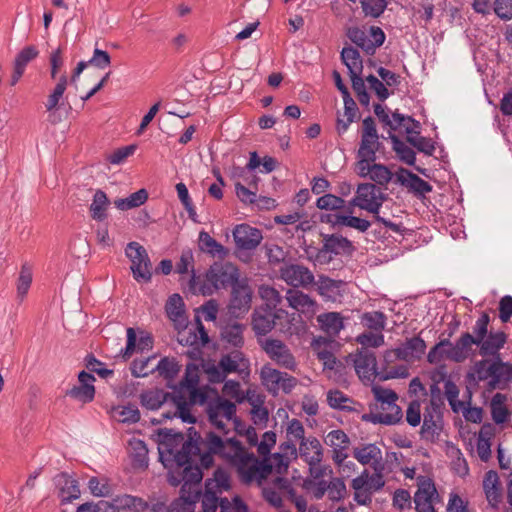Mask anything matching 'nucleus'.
<instances>
[{
	"label": "nucleus",
	"instance_id": "nucleus-27",
	"mask_svg": "<svg viewBox=\"0 0 512 512\" xmlns=\"http://www.w3.org/2000/svg\"><path fill=\"white\" fill-rule=\"evenodd\" d=\"M54 483L59 490L58 496L61 498L62 503H69L79 498L80 489L78 482L67 473H60L55 476Z\"/></svg>",
	"mask_w": 512,
	"mask_h": 512
},
{
	"label": "nucleus",
	"instance_id": "nucleus-22",
	"mask_svg": "<svg viewBox=\"0 0 512 512\" xmlns=\"http://www.w3.org/2000/svg\"><path fill=\"white\" fill-rule=\"evenodd\" d=\"M442 430L441 411L425 407L420 434L423 439L433 441Z\"/></svg>",
	"mask_w": 512,
	"mask_h": 512
},
{
	"label": "nucleus",
	"instance_id": "nucleus-47",
	"mask_svg": "<svg viewBox=\"0 0 512 512\" xmlns=\"http://www.w3.org/2000/svg\"><path fill=\"white\" fill-rule=\"evenodd\" d=\"M148 199V192L146 189H140L132 193L127 198H120L114 201V205L117 209L125 211L132 208H136L144 204Z\"/></svg>",
	"mask_w": 512,
	"mask_h": 512
},
{
	"label": "nucleus",
	"instance_id": "nucleus-54",
	"mask_svg": "<svg viewBox=\"0 0 512 512\" xmlns=\"http://www.w3.org/2000/svg\"><path fill=\"white\" fill-rule=\"evenodd\" d=\"M88 488L95 497H108L112 494V486L107 478L91 477L88 481Z\"/></svg>",
	"mask_w": 512,
	"mask_h": 512
},
{
	"label": "nucleus",
	"instance_id": "nucleus-17",
	"mask_svg": "<svg viewBox=\"0 0 512 512\" xmlns=\"http://www.w3.org/2000/svg\"><path fill=\"white\" fill-rule=\"evenodd\" d=\"M95 377L91 373L81 371L78 374V385L65 392V395L83 404L90 403L95 397Z\"/></svg>",
	"mask_w": 512,
	"mask_h": 512
},
{
	"label": "nucleus",
	"instance_id": "nucleus-8",
	"mask_svg": "<svg viewBox=\"0 0 512 512\" xmlns=\"http://www.w3.org/2000/svg\"><path fill=\"white\" fill-rule=\"evenodd\" d=\"M125 254L131 261V271L137 282H149L152 278V264L146 249L138 242L127 244Z\"/></svg>",
	"mask_w": 512,
	"mask_h": 512
},
{
	"label": "nucleus",
	"instance_id": "nucleus-55",
	"mask_svg": "<svg viewBox=\"0 0 512 512\" xmlns=\"http://www.w3.org/2000/svg\"><path fill=\"white\" fill-rule=\"evenodd\" d=\"M380 146L378 138H368L361 136L360 146L357 152V158H367L376 160V152Z\"/></svg>",
	"mask_w": 512,
	"mask_h": 512
},
{
	"label": "nucleus",
	"instance_id": "nucleus-19",
	"mask_svg": "<svg viewBox=\"0 0 512 512\" xmlns=\"http://www.w3.org/2000/svg\"><path fill=\"white\" fill-rule=\"evenodd\" d=\"M324 442L333 449L334 462L343 463L348 457L347 450L350 445L348 435L341 429L332 430L325 436Z\"/></svg>",
	"mask_w": 512,
	"mask_h": 512
},
{
	"label": "nucleus",
	"instance_id": "nucleus-37",
	"mask_svg": "<svg viewBox=\"0 0 512 512\" xmlns=\"http://www.w3.org/2000/svg\"><path fill=\"white\" fill-rule=\"evenodd\" d=\"M344 282L342 280H334L326 276H320L318 281V292L321 296L328 300H335L341 295V288Z\"/></svg>",
	"mask_w": 512,
	"mask_h": 512
},
{
	"label": "nucleus",
	"instance_id": "nucleus-46",
	"mask_svg": "<svg viewBox=\"0 0 512 512\" xmlns=\"http://www.w3.org/2000/svg\"><path fill=\"white\" fill-rule=\"evenodd\" d=\"M148 199V192L146 189H140L132 193L127 198H120L114 201V205L117 209L125 211L132 208H136L144 204Z\"/></svg>",
	"mask_w": 512,
	"mask_h": 512
},
{
	"label": "nucleus",
	"instance_id": "nucleus-36",
	"mask_svg": "<svg viewBox=\"0 0 512 512\" xmlns=\"http://www.w3.org/2000/svg\"><path fill=\"white\" fill-rule=\"evenodd\" d=\"M286 300L289 306L297 311H310L315 306V301L300 290L288 289Z\"/></svg>",
	"mask_w": 512,
	"mask_h": 512
},
{
	"label": "nucleus",
	"instance_id": "nucleus-23",
	"mask_svg": "<svg viewBox=\"0 0 512 512\" xmlns=\"http://www.w3.org/2000/svg\"><path fill=\"white\" fill-rule=\"evenodd\" d=\"M354 366L360 377L370 379L377 374L375 353L367 348H361L355 355Z\"/></svg>",
	"mask_w": 512,
	"mask_h": 512
},
{
	"label": "nucleus",
	"instance_id": "nucleus-38",
	"mask_svg": "<svg viewBox=\"0 0 512 512\" xmlns=\"http://www.w3.org/2000/svg\"><path fill=\"white\" fill-rule=\"evenodd\" d=\"M341 60L348 68L349 75L362 73L363 61L359 51L354 47H344L341 51Z\"/></svg>",
	"mask_w": 512,
	"mask_h": 512
},
{
	"label": "nucleus",
	"instance_id": "nucleus-50",
	"mask_svg": "<svg viewBox=\"0 0 512 512\" xmlns=\"http://www.w3.org/2000/svg\"><path fill=\"white\" fill-rule=\"evenodd\" d=\"M361 324L370 330L381 333L386 325V316L381 311L366 312L361 316Z\"/></svg>",
	"mask_w": 512,
	"mask_h": 512
},
{
	"label": "nucleus",
	"instance_id": "nucleus-41",
	"mask_svg": "<svg viewBox=\"0 0 512 512\" xmlns=\"http://www.w3.org/2000/svg\"><path fill=\"white\" fill-rule=\"evenodd\" d=\"M507 397L505 394L496 393L491 400V416L496 424H503L507 421L509 410L505 405Z\"/></svg>",
	"mask_w": 512,
	"mask_h": 512
},
{
	"label": "nucleus",
	"instance_id": "nucleus-43",
	"mask_svg": "<svg viewBox=\"0 0 512 512\" xmlns=\"http://www.w3.org/2000/svg\"><path fill=\"white\" fill-rule=\"evenodd\" d=\"M327 402L328 405L333 409L343 410V411H356L353 407L355 402L345 395L342 391L338 389L329 390L327 392Z\"/></svg>",
	"mask_w": 512,
	"mask_h": 512
},
{
	"label": "nucleus",
	"instance_id": "nucleus-26",
	"mask_svg": "<svg viewBox=\"0 0 512 512\" xmlns=\"http://www.w3.org/2000/svg\"><path fill=\"white\" fill-rule=\"evenodd\" d=\"M323 246L320 253H331L335 255L351 254L354 251L352 242L338 234H322Z\"/></svg>",
	"mask_w": 512,
	"mask_h": 512
},
{
	"label": "nucleus",
	"instance_id": "nucleus-12",
	"mask_svg": "<svg viewBox=\"0 0 512 512\" xmlns=\"http://www.w3.org/2000/svg\"><path fill=\"white\" fill-rule=\"evenodd\" d=\"M232 234L241 260L244 252L255 250L263 239L262 231L249 224L237 225Z\"/></svg>",
	"mask_w": 512,
	"mask_h": 512
},
{
	"label": "nucleus",
	"instance_id": "nucleus-35",
	"mask_svg": "<svg viewBox=\"0 0 512 512\" xmlns=\"http://www.w3.org/2000/svg\"><path fill=\"white\" fill-rule=\"evenodd\" d=\"M406 173L407 177L399 175L398 181L401 185L409 188L416 196H424L432 191V186L427 181L410 171H406Z\"/></svg>",
	"mask_w": 512,
	"mask_h": 512
},
{
	"label": "nucleus",
	"instance_id": "nucleus-18",
	"mask_svg": "<svg viewBox=\"0 0 512 512\" xmlns=\"http://www.w3.org/2000/svg\"><path fill=\"white\" fill-rule=\"evenodd\" d=\"M251 300L252 292L247 284L239 282L233 285L228 306L229 313L234 317H240L250 309Z\"/></svg>",
	"mask_w": 512,
	"mask_h": 512
},
{
	"label": "nucleus",
	"instance_id": "nucleus-25",
	"mask_svg": "<svg viewBox=\"0 0 512 512\" xmlns=\"http://www.w3.org/2000/svg\"><path fill=\"white\" fill-rule=\"evenodd\" d=\"M299 454L309 465H318L323 460V447L316 437L305 438L300 442Z\"/></svg>",
	"mask_w": 512,
	"mask_h": 512
},
{
	"label": "nucleus",
	"instance_id": "nucleus-40",
	"mask_svg": "<svg viewBox=\"0 0 512 512\" xmlns=\"http://www.w3.org/2000/svg\"><path fill=\"white\" fill-rule=\"evenodd\" d=\"M330 217L331 216L329 215L327 219L328 222H332L335 225L354 228L362 233L366 232L371 226V223L368 220L351 215L335 214L333 215L334 220H331Z\"/></svg>",
	"mask_w": 512,
	"mask_h": 512
},
{
	"label": "nucleus",
	"instance_id": "nucleus-6",
	"mask_svg": "<svg viewBox=\"0 0 512 512\" xmlns=\"http://www.w3.org/2000/svg\"><path fill=\"white\" fill-rule=\"evenodd\" d=\"M377 401L381 403L382 410L388 412H377L362 415V420L372 422L373 424L394 425L401 421L402 410L396 404L397 394L389 389H374Z\"/></svg>",
	"mask_w": 512,
	"mask_h": 512
},
{
	"label": "nucleus",
	"instance_id": "nucleus-64",
	"mask_svg": "<svg viewBox=\"0 0 512 512\" xmlns=\"http://www.w3.org/2000/svg\"><path fill=\"white\" fill-rule=\"evenodd\" d=\"M328 497L332 501H340L344 499L347 489L344 481L341 478H333L328 483Z\"/></svg>",
	"mask_w": 512,
	"mask_h": 512
},
{
	"label": "nucleus",
	"instance_id": "nucleus-5",
	"mask_svg": "<svg viewBox=\"0 0 512 512\" xmlns=\"http://www.w3.org/2000/svg\"><path fill=\"white\" fill-rule=\"evenodd\" d=\"M236 405L230 400L216 396L207 402L205 411L209 423L216 429V433L229 437V425L236 426Z\"/></svg>",
	"mask_w": 512,
	"mask_h": 512
},
{
	"label": "nucleus",
	"instance_id": "nucleus-16",
	"mask_svg": "<svg viewBox=\"0 0 512 512\" xmlns=\"http://www.w3.org/2000/svg\"><path fill=\"white\" fill-rule=\"evenodd\" d=\"M219 362L221 368L226 371L227 375L231 373L238 374L242 379L250 375V360L239 349H235L226 354L221 355Z\"/></svg>",
	"mask_w": 512,
	"mask_h": 512
},
{
	"label": "nucleus",
	"instance_id": "nucleus-32",
	"mask_svg": "<svg viewBox=\"0 0 512 512\" xmlns=\"http://www.w3.org/2000/svg\"><path fill=\"white\" fill-rule=\"evenodd\" d=\"M171 403L174 406V411L171 413L170 411L162 414L164 419H171L173 417L180 418L185 423H195L196 418L191 413V407L186 403V397L183 395H175L171 397Z\"/></svg>",
	"mask_w": 512,
	"mask_h": 512
},
{
	"label": "nucleus",
	"instance_id": "nucleus-1",
	"mask_svg": "<svg viewBox=\"0 0 512 512\" xmlns=\"http://www.w3.org/2000/svg\"><path fill=\"white\" fill-rule=\"evenodd\" d=\"M159 435L162 438L159 447L161 459L164 460V455L167 454L166 460H172L179 467L189 463L194 457H199L200 466L205 469L213 465V455H218L226 461L222 452H214L210 449L212 436L220 439L223 445L228 442H237L235 437H223L214 431H207L204 436H201L194 427L188 429L186 440L182 433H176L172 429H165Z\"/></svg>",
	"mask_w": 512,
	"mask_h": 512
},
{
	"label": "nucleus",
	"instance_id": "nucleus-53",
	"mask_svg": "<svg viewBox=\"0 0 512 512\" xmlns=\"http://www.w3.org/2000/svg\"><path fill=\"white\" fill-rule=\"evenodd\" d=\"M259 296L265 304L262 306H268L271 310H278L277 308L282 302V296L278 290L269 285H261L259 287Z\"/></svg>",
	"mask_w": 512,
	"mask_h": 512
},
{
	"label": "nucleus",
	"instance_id": "nucleus-33",
	"mask_svg": "<svg viewBox=\"0 0 512 512\" xmlns=\"http://www.w3.org/2000/svg\"><path fill=\"white\" fill-rule=\"evenodd\" d=\"M244 330L245 325L241 323H228L221 328V340L233 347L241 348L244 345Z\"/></svg>",
	"mask_w": 512,
	"mask_h": 512
},
{
	"label": "nucleus",
	"instance_id": "nucleus-48",
	"mask_svg": "<svg viewBox=\"0 0 512 512\" xmlns=\"http://www.w3.org/2000/svg\"><path fill=\"white\" fill-rule=\"evenodd\" d=\"M148 199V192L146 189H140L132 193L127 198H120L114 201V205L117 209L125 211L132 208H136L144 204Z\"/></svg>",
	"mask_w": 512,
	"mask_h": 512
},
{
	"label": "nucleus",
	"instance_id": "nucleus-20",
	"mask_svg": "<svg viewBox=\"0 0 512 512\" xmlns=\"http://www.w3.org/2000/svg\"><path fill=\"white\" fill-rule=\"evenodd\" d=\"M108 507L116 511L144 512L149 505L146 500L141 497L121 494L111 498L107 503Z\"/></svg>",
	"mask_w": 512,
	"mask_h": 512
},
{
	"label": "nucleus",
	"instance_id": "nucleus-44",
	"mask_svg": "<svg viewBox=\"0 0 512 512\" xmlns=\"http://www.w3.org/2000/svg\"><path fill=\"white\" fill-rule=\"evenodd\" d=\"M166 314L174 322L183 323L185 320L184 302L179 294L170 296L165 305Z\"/></svg>",
	"mask_w": 512,
	"mask_h": 512
},
{
	"label": "nucleus",
	"instance_id": "nucleus-59",
	"mask_svg": "<svg viewBox=\"0 0 512 512\" xmlns=\"http://www.w3.org/2000/svg\"><path fill=\"white\" fill-rule=\"evenodd\" d=\"M199 383V370L197 366L193 363H189L186 366L185 374L182 380L180 381V393L198 386Z\"/></svg>",
	"mask_w": 512,
	"mask_h": 512
},
{
	"label": "nucleus",
	"instance_id": "nucleus-4",
	"mask_svg": "<svg viewBox=\"0 0 512 512\" xmlns=\"http://www.w3.org/2000/svg\"><path fill=\"white\" fill-rule=\"evenodd\" d=\"M489 323V314L483 312L475 322L473 333H462L453 346L448 348V351L445 352L446 359L455 363H463L475 354L474 345L478 348L481 357L497 350L501 340L497 337L499 331H489Z\"/></svg>",
	"mask_w": 512,
	"mask_h": 512
},
{
	"label": "nucleus",
	"instance_id": "nucleus-52",
	"mask_svg": "<svg viewBox=\"0 0 512 512\" xmlns=\"http://www.w3.org/2000/svg\"><path fill=\"white\" fill-rule=\"evenodd\" d=\"M67 76L65 74L61 75L58 83L54 87L53 91L47 98V102L45 103L46 110L51 112L57 108L60 100L62 99L64 92L67 87Z\"/></svg>",
	"mask_w": 512,
	"mask_h": 512
},
{
	"label": "nucleus",
	"instance_id": "nucleus-61",
	"mask_svg": "<svg viewBox=\"0 0 512 512\" xmlns=\"http://www.w3.org/2000/svg\"><path fill=\"white\" fill-rule=\"evenodd\" d=\"M316 205L321 210H339L345 208V200L333 194H325L317 199Z\"/></svg>",
	"mask_w": 512,
	"mask_h": 512
},
{
	"label": "nucleus",
	"instance_id": "nucleus-49",
	"mask_svg": "<svg viewBox=\"0 0 512 512\" xmlns=\"http://www.w3.org/2000/svg\"><path fill=\"white\" fill-rule=\"evenodd\" d=\"M181 366L175 360V358L164 357L158 364L153 367L155 372L157 371L161 377L167 381H172L180 372Z\"/></svg>",
	"mask_w": 512,
	"mask_h": 512
},
{
	"label": "nucleus",
	"instance_id": "nucleus-21",
	"mask_svg": "<svg viewBox=\"0 0 512 512\" xmlns=\"http://www.w3.org/2000/svg\"><path fill=\"white\" fill-rule=\"evenodd\" d=\"M316 321L320 330L326 335V338L330 339L332 342L345 327L344 318L339 312H326L319 314L316 317Z\"/></svg>",
	"mask_w": 512,
	"mask_h": 512
},
{
	"label": "nucleus",
	"instance_id": "nucleus-31",
	"mask_svg": "<svg viewBox=\"0 0 512 512\" xmlns=\"http://www.w3.org/2000/svg\"><path fill=\"white\" fill-rule=\"evenodd\" d=\"M174 394L166 392L162 389H151L141 393L140 402L143 407L149 410H157L163 404L171 402Z\"/></svg>",
	"mask_w": 512,
	"mask_h": 512
},
{
	"label": "nucleus",
	"instance_id": "nucleus-63",
	"mask_svg": "<svg viewBox=\"0 0 512 512\" xmlns=\"http://www.w3.org/2000/svg\"><path fill=\"white\" fill-rule=\"evenodd\" d=\"M38 55L39 51L35 46H26L17 54L14 65L25 70L28 63L37 58Z\"/></svg>",
	"mask_w": 512,
	"mask_h": 512
},
{
	"label": "nucleus",
	"instance_id": "nucleus-7",
	"mask_svg": "<svg viewBox=\"0 0 512 512\" xmlns=\"http://www.w3.org/2000/svg\"><path fill=\"white\" fill-rule=\"evenodd\" d=\"M211 295L219 289H227L239 283V270L231 262H215L206 272Z\"/></svg>",
	"mask_w": 512,
	"mask_h": 512
},
{
	"label": "nucleus",
	"instance_id": "nucleus-15",
	"mask_svg": "<svg viewBox=\"0 0 512 512\" xmlns=\"http://www.w3.org/2000/svg\"><path fill=\"white\" fill-rule=\"evenodd\" d=\"M356 193L362 205L360 209L369 213H376L382 207L383 202L386 200V195L372 183H362L357 187Z\"/></svg>",
	"mask_w": 512,
	"mask_h": 512
},
{
	"label": "nucleus",
	"instance_id": "nucleus-11",
	"mask_svg": "<svg viewBox=\"0 0 512 512\" xmlns=\"http://www.w3.org/2000/svg\"><path fill=\"white\" fill-rule=\"evenodd\" d=\"M259 344L267 356L277 365L291 371L296 369L297 363L295 357L283 341L274 338H266L259 340Z\"/></svg>",
	"mask_w": 512,
	"mask_h": 512
},
{
	"label": "nucleus",
	"instance_id": "nucleus-60",
	"mask_svg": "<svg viewBox=\"0 0 512 512\" xmlns=\"http://www.w3.org/2000/svg\"><path fill=\"white\" fill-rule=\"evenodd\" d=\"M193 459L189 461V463L185 464L181 468V474L184 479V483H190L193 485H200V482L203 478V473L201 467L192 465Z\"/></svg>",
	"mask_w": 512,
	"mask_h": 512
},
{
	"label": "nucleus",
	"instance_id": "nucleus-62",
	"mask_svg": "<svg viewBox=\"0 0 512 512\" xmlns=\"http://www.w3.org/2000/svg\"><path fill=\"white\" fill-rule=\"evenodd\" d=\"M370 179L378 185L386 186L392 179V172L382 164H372Z\"/></svg>",
	"mask_w": 512,
	"mask_h": 512
},
{
	"label": "nucleus",
	"instance_id": "nucleus-30",
	"mask_svg": "<svg viewBox=\"0 0 512 512\" xmlns=\"http://www.w3.org/2000/svg\"><path fill=\"white\" fill-rule=\"evenodd\" d=\"M136 332L133 328L127 329V344L124 350H122V357L124 360L129 359L135 352L136 347L139 351L149 350L153 346V339L150 335H143L140 337L138 343Z\"/></svg>",
	"mask_w": 512,
	"mask_h": 512
},
{
	"label": "nucleus",
	"instance_id": "nucleus-34",
	"mask_svg": "<svg viewBox=\"0 0 512 512\" xmlns=\"http://www.w3.org/2000/svg\"><path fill=\"white\" fill-rule=\"evenodd\" d=\"M199 248L201 251L210 254L212 257L224 259L228 256L229 250L221 243L217 242L209 233L201 231L199 233Z\"/></svg>",
	"mask_w": 512,
	"mask_h": 512
},
{
	"label": "nucleus",
	"instance_id": "nucleus-42",
	"mask_svg": "<svg viewBox=\"0 0 512 512\" xmlns=\"http://www.w3.org/2000/svg\"><path fill=\"white\" fill-rule=\"evenodd\" d=\"M130 455L133 459V465L138 468L148 466V448L146 443L140 439H132L129 441Z\"/></svg>",
	"mask_w": 512,
	"mask_h": 512
},
{
	"label": "nucleus",
	"instance_id": "nucleus-39",
	"mask_svg": "<svg viewBox=\"0 0 512 512\" xmlns=\"http://www.w3.org/2000/svg\"><path fill=\"white\" fill-rule=\"evenodd\" d=\"M109 205L110 201L106 193L102 190H97L90 205L91 217L96 221L105 220L107 218L106 211Z\"/></svg>",
	"mask_w": 512,
	"mask_h": 512
},
{
	"label": "nucleus",
	"instance_id": "nucleus-13",
	"mask_svg": "<svg viewBox=\"0 0 512 512\" xmlns=\"http://www.w3.org/2000/svg\"><path fill=\"white\" fill-rule=\"evenodd\" d=\"M280 277L293 287H307L314 283V275L304 265L284 264L279 269Z\"/></svg>",
	"mask_w": 512,
	"mask_h": 512
},
{
	"label": "nucleus",
	"instance_id": "nucleus-57",
	"mask_svg": "<svg viewBox=\"0 0 512 512\" xmlns=\"http://www.w3.org/2000/svg\"><path fill=\"white\" fill-rule=\"evenodd\" d=\"M406 141L419 152L431 156L435 151V143L430 138L418 135H407Z\"/></svg>",
	"mask_w": 512,
	"mask_h": 512
},
{
	"label": "nucleus",
	"instance_id": "nucleus-2",
	"mask_svg": "<svg viewBox=\"0 0 512 512\" xmlns=\"http://www.w3.org/2000/svg\"><path fill=\"white\" fill-rule=\"evenodd\" d=\"M212 451L222 452L226 462L236 469L239 481L247 486L261 485L272 471V466L264 460H259L254 453L249 452L240 441L228 442L223 445L220 439L210 438Z\"/></svg>",
	"mask_w": 512,
	"mask_h": 512
},
{
	"label": "nucleus",
	"instance_id": "nucleus-24",
	"mask_svg": "<svg viewBox=\"0 0 512 512\" xmlns=\"http://www.w3.org/2000/svg\"><path fill=\"white\" fill-rule=\"evenodd\" d=\"M425 348L426 344L422 338L412 337L396 348V358L407 362L420 359L425 352Z\"/></svg>",
	"mask_w": 512,
	"mask_h": 512
},
{
	"label": "nucleus",
	"instance_id": "nucleus-9",
	"mask_svg": "<svg viewBox=\"0 0 512 512\" xmlns=\"http://www.w3.org/2000/svg\"><path fill=\"white\" fill-rule=\"evenodd\" d=\"M282 320L288 321V313L284 309L271 310L268 306H259L252 313L251 326L256 336H265Z\"/></svg>",
	"mask_w": 512,
	"mask_h": 512
},
{
	"label": "nucleus",
	"instance_id": "nucleus-51",
	"mask_svg": "<svg viewBox=\"0 0 512 512\" xmlns=\"http://www.w3.org/2000/svg\"><path fill=\"white\" fill-rule=\"evenodd\" d=\"M348 38L365 51L368 55H373V46L371 39L368 38L365 31L358 27L349 28L347 31Z\"/></svg>",
	"mask_w": 512,
	"mask_h": 512
},
{
	"label": "nucleus",
	"instance_id": "nucleus-29",
	"mask_svg": "<svg viewBox=\"0 0 512 512\" xmlns=\"http://www.w3.org/2000/svg\"><path fill=\"white\" fill-rule=\"evenodd\" d=\"M331 344L332 341H330V339L322 336L315 338L311 343V347L316 353L318 359L323 362L324 367L330 370L335 368L337 362L336 357L329 350Z\"/></svg>",
	"mask_w": 512,
	"mask_h": 512
},
{
	"label": "nucleus",
	"instance_id": "nucleus-56",
	"mask_svg": "<svg viewBox=\"0 0 512 512\" xmlns=\"http://www.w3.org/2000/svg\"><path fill=\"white\" fill-rule=\"evenodd\" d=\"M366 17L379 18L387 8L386 0H359Z\"/></svg>",
	"mask_w": 512,
	"mask_h": 512
},
{
	"label": "nucleus",
	"instance_id": "nucleus-10",
	"mask_svg": "<svg viewBox=\"0 0 512 512\" xmlns=\"http://www.w3.org/2000/svg\"><path fill=\"white\" fill-rule=\"evenodd\" d=\"M260 378L267 391L274 396H276L280 390L285 394H289L298 383L297 378L294 376L274 369L269 365H264L261 368Z\"/></svg>",
	"mask_w": 512,
	"mask_h": 512
},
{
	"label": "nucleus",
	"instance_id": "nucleus-3",
	"mask_svg": "<svg viewBox=\"0 0 512 512\" xmlns=\"http://www.w3.org/2000/svg\"><path fill=\"white\" fill-rule=\"evenodd\" d=\"M497 337L503 339L500 340L497 350L475 361L466 375L469 383L485 382L488 392L505 390L512 382V363L503 361L500 354L507 343L508 335L504 331H499Z\"/></svg>",
	"mask_w": 512,
	"mask_h": 512
},
{
	"label": "nucleus",
	"instance_id": "nucleus-45",
	"mask_svg": "<svg viewBox=\"0 0 512 512\" xmlns=\"http://www.w3.org/2000/svg\"><path fill=\"white\" fill-rule=\"evenodd\" d=\"M389 138L392 142V148L397 154L398 158L407 165H414L416 161L415 152L395 134L390 132Z\"/></svg>",
	"mask_w": 512,
	"mask_h": 512
},
{
	"label": "nucleus",
	"instance_id": "nucleus-14",
	"mask_svg": "<svg viewBox=\"0 0 512 512\" xmlns=\"http://www.w3.org/2000/svg\"><path fill=\"white\" fill-rule=\"evenodd\" d=\"M438 498L439 495L434 482L429 478H422L414 495L415 509L418 512H436L434 503Z\"/></svg>",
	"mask_w": 512,
	"mask_h": 512
},
{
	"label": "nucleus",
	"instance_id": "nucleus-28",
	"mask_svg": "<svg viewBox=\"0 0 512 512\" xmlns=\"http://www.w3.org/2000/svg\"><path fill=\"white\" fill-rule=\"evenodd\" d=\"M353 457L362 465H372L375 470L382 461L381 449L376 444H366L361 447H355L353 449Z\"/></svg>",
	"mask_w": 512,
	"mask_h": 512
},
{
	"label": "nucleus",
	"instance_id": "nucleus-58",
	"mask_svg": "<svg viewBox=\"0 0 512 512\" xmlns=\"http://www.w3.org/2000/svg\"><path fill=\"white\" fill-rule=\"evenodd\" d=\"M454 343H452L449 339L440 340L435 346H433L428 355L427 360L431 364H436L443 359H446V353L448 348L452 347Z\"/></svg>",
	"mask_w": 512,
	"mask_h": 512
}]
</instances>
